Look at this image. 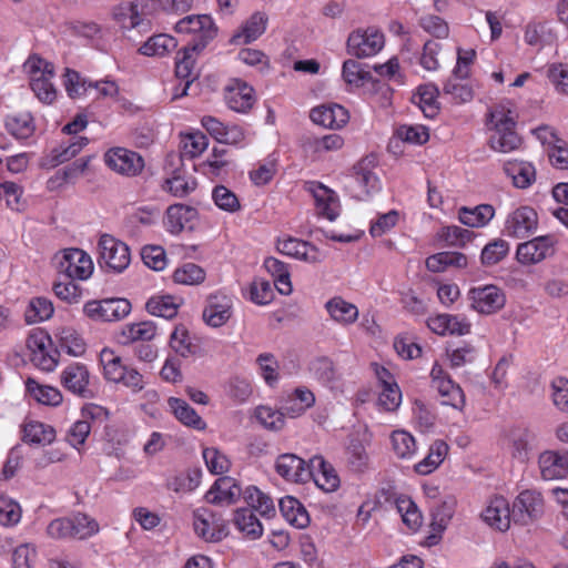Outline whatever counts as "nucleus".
Instances as JSON below:
<instances>
[{
	"mask_svg": "<svg viewBox=\"0 0 568 568\" xmlns=\"http://www.w3.org/2000/svg\"><path fill=\"white\" fill-rule=\"evenodd\" d=\"M439 395L443 397V404L462 410L465 406V395L459 385L455 384L452 379L439 382L436 387Z\"/></svg>",
	"mask_w": 568,
	"mask_h": 568,
	"instance_id": "c03bdc74",
	"label": "nucleus"
},
{
	"mask_svg": "<svg viewBox=\"0 0 568 568\" xmlns=\"http://www.w3.org/2000/svg\"><path fill=\"white\" fill-rule=\"evenodd\" d=\"M332 318L342 324H352L358 317L357 307L342 297H333L325 305Z\"/></svg>",
	"mask_w": 568,
	"mask_h": 568,
	"instance_id": "c9c22d12",
	"label": "nucleus"
},
{
	"mask_svg": "<svg viewBox=\"0 0 568 568\" xmlns=\"http://www.w3.org/2000/svg\"><path fill=\"white\" fill-rule=\"evenodd\" d=\"M36 549L29 544L18 546L12 554V564L14 568H33L36 560Z\"/></svg>",
	"mask_w": 568,
	"mask_h": 568,
	"instance_id": "774afa93",
	"label": "nucleus"
},
{
	"mask_svg": "<svg viewBox=\"0 0 568 568\" xmlns=\"http://www.w3.org/2000/svg\"><path fill=\"white\" fill-rule=\"evenodd\" d=\"M6 128L17 139H28L36 129L33 118L29 112L9 114L6 119Z\"/></svg>",
	"mask_w": 568,
	"mask_h": 568,
	"instance_id": "f704fd0d",
	"label": "nucleus"
},
{
	"mask_svg": "<svg viewBox=\"0 0 568 568\" xmlns=\"http://www.w3.org/2000/svg\"><path fill=\"white\" fill-rule=\"evenodd\" d=\"M310 118L324 128L339 129L348 122L349 114L341 104L329 103L313 108Z\"/></svg>",
	"mask_w": 568,
	"mask_h": 568,
	"instance_id": "2eb2a0df",
	"label": "nucleus"
},
{
	"mask_svg": "<svg viewBox=\"0 0 568 568\" xmlns=\"http://www.w3.org/2000/svg\"><path fill=\"white\" fill-rule=\"evenodd\" d=\"M277 251L307 263H321L324 260V255L316 246L295 237L280 240L277 242Z\"/></svg>",
	"mask_w": 568,
	"mask_h": 568,
	"instance_id": "dca6fc26",
	"label": "nucleus"
},
{
	"mask_svg": "<svg viewBox=\"0 0 568 568\" xmlns=\"http://www.w3.org/2000/svg\"><path fill=\"white\" fill-rule=\"evenodd\" d=\"M90 373L85 365L72 363L61 374V384L70 393L81 398H92L89 387Z\"/></svg>",
	"mask_w": 568,
	"mask_h": 568,
	"instance_id": "1a4fd4ad",
	"label": "nucleus"
},
{
	"mask_svg": "<svg viewBox=\"0 0 568 568\" xmlns=\"http://www.w3.org/2000/svg\"><path fill=\"white\" fill-rule=\"evenodd\" d=\"M104 301V316L105 322L121 321L131 312V303L126 298H105Z\"/></svg>",
	"mask_w": 568,
	"mask_h": 568,
	"instance_id": "6e6d98bb",
	"label": "nucleus"
},
{
	"mask_svg": "<svg viewBox=\"0 0 568 568\" xmlns=\"http://www.w3.org/2000/svg\"><path fill=\"white\" fill-rule=\"evenodd\" d=\"M105 163L110 169L126 176L139 175L144 168L143 158L125 148H113L105 153Z\"/></svg>",
	"mask_w": 568,
	"mask_h": 568,
	"instance_id": "0eeeda50",
	"label": "nucleus"
},
{
	"mask_svg": "<svg viewBox=\"0 0 568 568\" xmlns=\"http://www.w3.org/2000/svg\"><path fill=\"white\" fill-rule=\"evenodd\" d=\"M58 274L65 280H87L93 272L89 254L80 248H67L58 261Z\"/></svg>",
	"mask_w": 568,
	"mask_h": 568,
	"instance_id": "7ed1b4c3",
	"label": "nucleus"
},
{
	"mask_svg": "<svg viewBox=\"0 0 568 568\" xmlns=\"http://www.w3.org/2000/svg\"><path fill=\"white\" fill-rule=\"evenodd\" d=\"M311 479L322 490L335 491L341 484L339 476L332 464L326 462L323 456L315 455L310 459Z\"/></svg>",
	"mask_w": 568,
	"mask_h": 568,
	"instance_id": "4468645a",
	"label": "nucleus"
},
{
	"mask_svg": "<svg viewBox=\"0 0 568 568\" xmlns=\"http://www.w3.org/2000/svg\"><path fill=\"white\" fill-rule=\"evenodd\" d=\"M495 209L490 204H479L473 209L462 206L458 210V220L469 227H483L494 217Z\"/></svg>",
	"mask_w": 568,
	"mask_h": 568,
	"instance_id": "393cba45",
	"label": "nucleus"
},
{
	"mask_svg": "<svg viewBox=\"0 0 568 568\" xmlns=\"http://www.w3.org/2000/svg\"><path fill=\"white\" fill-rule=\"evenodd\" d=\"M267 24V17L262 12L253 13L243 24L242 30L233 34L230 42L233 44H247L261 37Z\"/></svg>",
	"mask_w": 568,
	"mask_h": 568,
	"instance_id": "5701e85b",
	"label": "nucleus"
},
{
	"mask_svg": "<svg viewBox=\"0 0 568 568\" xmlns=\"http://www.w3.org/2000/svg\"><path fill=\"white\" fill-rule=\"evenodd\" d=\"M396 507L400 514L404 524L412 530H417L423 521L420 511L415 503L407 497H400L396 500Z\"/></svg>",
	"mask_w": 568,
	"mask_h": 568,
	"instance_id": "09e8293b",
	"label": "nucleus"
},
{
	"mask_svg": "<svg viewBox=\"0 0 568 568\" xmlns=\"http://www.w3.org/2000/svg\"><path fill=\"white\" fill-rule=\"evenodd\" d=\"M511 509L515 524L528 525L544 514V499L540 493L527 489L516 497Z\"/></svg>",
	"mask_w": 568,
	"mask_h": 568,
	"instance_id": "39448f33",
	"label": "nucleus"
},
{
	"mask_svg": "<svg viewBox=\"0 0 568 568\" xmlns=\"http://www.w3.org/2000/svg\"><path fill=\"white\" fill-rule=\"evenodd\" d=\"M448 449L449 447L444 440H435L429 447L428 455L415 465V470L420 475L430 474L443 463Z\"/></svg>",
	"mask_w": 568,
	"mask_h": 568,
	"instance_id": "2f4dec72",
	"label": "nucleus"
},
{
	"mask_svg": "<svg viewBox=\"0 0 568 568\" xmlns=\"http://www.w3.org/2000/svg\"><path fill=\"white\" fill-rule=\"evenodd\" d=\"M233 524L252 540L258 539L263 534V526L250 508H239L234 511Z\"/></svg>",
	"mask_w": 568,
	"mask_h": 568,
	"instance_id": "bb28decb",
	"label": "nucleus"
},
{
	"mask_svg": "<svg viewBox=\"0 0 568 568\" xmlns=\"http://www.w3.org/2000/svg\"><path fill=\"white\" fill-rule=\"evenodd\" d=\"M196 217V209L184 204H173L166 210L165 225L169 232L179 234L186 227L193 230V222Z\"/></svg>",
	"mask_w": 568,
	"mask_h": 568,
	"instance_id": "6ab92c4d",
	"label": "nucleus"
},
{
	"mask_svg": "<svg viewBox=\"0 0 568 568\" xmlns=\"http://www.w3.org/2000/svg\"><path fill=\"white\" fill-rule=\"evenodd\" d=\"M242 495V489L236 480L225 476L219 478L206 493L205 498L210 504L219 505L223 501L234 504Z\"/></svg>",
	"mask_w": 568,
	"mask_h": 568,
	"instance_id": "aec40b11",
	"label": "nucleus"
},
{
	"mask_svg": "<svg viewBox=\"0 0 568 568\" xmlns=\"http://www.w3.org/2000/svg\"><path fill=\"white\" fill-rule=\"evenodd\" d=\"M203 458L207 469L214 475H222L229 471L231 463L229 458L217 448L209 447L203 449Z\"/></svg>",
	"mask_w": 568,
	"mask_h": 568,
	"instance_id": "13d9d810",
	"label": "nucleus"
},
{
	"mask_svg": "<svg viewBox=\"0 0 568 568\" xmlns=\"http://www.w3.org/2000/svg\"><path fill=\"white\" fill-rule=\"evenodd\" d=\"M363 64L356 60L348 59L344 61L342 68V75L347 84L361 87L365 82L373 81L372 73Z\"/></svg>",
	"mask_w": 568,
	"mask_h": 568,
	"instance_id": "a19ab883",
	"label": "nucleus"
},
{
	"mask_svg": "<svg viewBox=\"0 0 568 568\" xmlns=\"http://www.w3.org/2000/svg\"><path fill=\"white\" fill-rule=\"evenodd\" d=\"M99 265L114 273L123 272L130 264L129 246L110 234L101 235L99 243Z\"/></svg>",
	"mask_w": 568,
	"mask_h": 568,
	"instance_id": "f03ea898",
	"label": "nucleus"
},
{
	"mask_svg": "<svg viewBox=\"0 0 568 568\" xmlns=\"http://www.w3.org/2000/svg\"><path fill=\"white\" fill-rule=\"evenodd\" d=\"M203 42L189 43L180 50L175 58V75L179 79L185 80L182 93L174 94L173 99H178L187 94V90L193 81L197 78L194 68L196 63V55L204 49Z\"/></svg>",
	"mask_w": 568,
	"mask_h": 568,
	"instance_id": "423d86ee",
	"label": "nucleus"
},
{
	"mask_svg": "<svg viewBox=\"0 0 568 568\" xmlns=\"http://www.w3.org/2000/svg\"><path fill=\"white\" fill-rule=\"evenodd\" d=\"M385 43L384 34L375 29L353 31L347 39V51L358 59L378 53Z\"/></svg>",
	"mask_w": 568,
	"mask_h": 568,
	"instance_id": "20e7f679",
	"label": "nucleus"
},
{
	"mask_svg": "<svg viewBox=\"0 0 568 568\" xmlns=\"http://www.w3.org/2000/svg\"><path fill=\"white\" fill-rule=\"evenodd\" d=\"M141 257L144 264L154 270L161 271L166 265V255L165 251L161 246L155 245H146L141 251Z\"/></svg>",
	"mask_w": 568,
	"mask_h": 568,
	"instance_id": "0e129e2a",
	"label": "nucleus"
},
{
	"mask_svg": "<svg viewBox=\"0 0 568 568\" xmlns=\"http://www.w3.org/2000/svg\"><path fill=\"white\" fill-rule=\"evenodd\" d=\"M538 463L545 480L565 478L568 475V452H545L539 456Z\"/></svg>",
	"mask_w": 568,
	"mask_h": 568,
	"instance_id": "a211bd4d",
	"label": "nucleus"
},
{
	"mask_svg": "<svg viewBox=\"0 0 568 568\" xmlns=\"http://www.w3.org/2000/svg\"><path fill=\"white\" fill-rule=\"evenodd\" d=\"M170 407L172 408L175 417L184 425L203 430L206 427L205 422L197 415L185 400L171 397L169 399Z\"/></svg>",
	"mask_w": 568,
	"mask_h": 568,
	"instance_id": "473e14b6",
	"label": "nucleus"
},
{
	"mask_svg": "<svg viewBox=\"0 0 568 568\" xmlns=\"http://www.w3.org/2000/svg\"><path fill=\"white\" fill-rule=\"evenodd\" d=\"M170 344L182 357H189L195 354L196 346L190 342L189 333L182 325L176 326L171 334Z\"/></svg>",
	"mask_w": 568,
	"mask_h": 568,
	"instance_id": "bf43d9fd",
	"label": "nucleus"
},
{
	"mask_svg": "<svg viewBox=\"0 0 568 568\" xmlns=\"http://www.w3.org/2000/svg\"><path fill=\"white\" fill-rule=\"evenodd\" d=\"M509 252V244L505 240L496 239L484 246L481 250V264L491 266L504 260Z\"/></svg>",
	"mask_w": 568,
	"mask_h": 568,
	"instance_id": "8fccbe9b",
	"label": "nucleus"
},
{
	"mask_svg": "<svg viewBox=\"0 0 568 568\" xmlns=\"http://www.w3.org/2000/svg\"><path fill=\"white\" fill-rule=\"evenodd\" d=\"M285 413L275 410L268 406H260L256 409V418L264 425L265 428L271 430H280L284 426Z\"/></svg>",
	"mask_w": 568,
	"mask_h": 568,
	"instance_id": "052dcab7",
	"label": "nucleus"
},
{
	"mask_svg": "<svg viewBox=\"0 0 568 568\" xmlns=\"http://www.w3.org/2000/svg\"><path fill=\"white\" fill-rule=\"evenodd\" d=\"M100 362L103 366L104 377L110 382L120 383L128 368L122 358L116 356L113 351L104 348L100 353Z\"/></svg>",
	"mask_w": 568,
	"mask_h": 568,
	"instance_id": "4c0bfd02",
	"label": "nucleus"
},
{
	"mask_svg": "<svg viewBox=\"0 0 568 568\" xmlns=\"http://www.w3.org/2000/svg\"><path fill=\"white\" fill-rule=\"evenodd\" d=\"M26 388L33 399L43 405L58 406L63 400L62 394L58 388L39 384L31 377L26 381Z\"/></svg>",
	"mask_w": 568,
	"mask_h": 568,
	"instance_id": "cd10ccee",
	"label": "nucleus"
},
{
	"mask_svg": "<svg viewBox=\"0 0 568 568\" xmlns=\"http://www.w3.org/2000/svg\"><path fill=\"white\" fill-rule=\"evenodd\" d=\"M504 171L518 189H526L530 186L536 179V170L534 165L525 161H508L504 165Z\"/></svg>",
	"mask_w": 568,
	"mask_h": 568,
	"instance_id": "a878e982",
	"label": "nucleus"
},
{
	"mask_svg": "<svg viewBox=\"0 0 568 568\" xmlns=\"http://www.w3.org/2000/svg\"><path fill=\"white\" fill-rule=\"evenodd\" d=\"M145 308L153 316L171 320L176 316L179 304L172 295H158L148 300Z\"/></svg>",
	"mask_w": 568,
	"mask_h": 568,
	"instance_id": "e433bc0d",
	"label": "nucleus"
},
{
	"mask_svg": "<svg viewBox=\"0 0 568 568\" xmlns=\"http://www.w3.org/2000/svg\"><path fill=\"white\" fill-rule=\"evenodd\" d=\"M474 236V232L457 225H449L442 229L440 237L453 246H464Z\"/></svg>",
	"mask_w": 568,
	"mask_h": 568,
	"instance_id": "69168bd1",
	"label": "nucleus"
},
{
	"mask_svg": "<svg viewBox=\"0 0 568 568\" xmlns=\"http://www.w3.org/2000/svg\"><path fill=\"white\" fill-rule=\"evenodd\" d=\"M178 47V41L165 33L150 37L140 48L139 53L146 57H164Z\"/></svg>",
	"mask_w": 568,
	"mask_h": 568,
	"instance_id": "c756f323",
	"label": "nucleus"
},
{
	"mask_svg": "<svg viewBox=\"0 0 568 568\" xmlns=\"http://www.w3.org/2000/svg\"><path fill=\"white\" fill-rule=\"evenodd\" d=\"M392 443L394 452L399 458L409 457L415 452V439L405 430H395L392 434Z\"/></svg>",
	"mask_w": 568,
	"mask_h": 568,
	"instance_id": "680f3d73",
	"label": "nucleus"
},
{
	"mask_svg": "<svg viewBox=\"0 0 568 568\" xmlns=\"http://www.w3.org/2000/svg\"><path fill=\"white\" fill-rule=\"evenodd\" d=\"M156 334V326L153 322L145 321L141 323L128 324L121 332L122 343L129 344L136 341H151Z\"/></svg>",
	"mask_w": 568,
	"mask_h": 568,
	"instance_id": "58836bf2",
	"label": "nucleus"
},
{
	"mask_svg": "<svg viewBox=\"0 0 568 568\" xmlns=\"http://www.w3.org/2000/svg\"><path fill=\"white\" fill-rule=\"evenodd\" d=\"M513 456L520 462L528 459V454L535 447L536 435L528 428L516 427L510 432Z\"/></svg>",
	"mask_w": 568,
	"mask_h": 568,
	"instance_id": "c85d7f7f",
	"label": "nucleus"
},
{
	"mask_svg": "<svg viewBox=\"0 0 568 568\" xmlns=\"http://www.w3.org/2000/svg\"><path fill=\"white\" fill-rule=\"evenodd\" d=\"M280 511L283 517L296 528H305L310 523L305 507L294 497L285 496L280 499Z\"/></svg>",
	"mask_w": 568,
	"mask_h": 568,
	"instance_id": "b1692460",
	"label": "nucleus"
},
{
	"mask_svg": "<svg viewBox=\"0 0 568 568\" xmlns=\"http://www.w3.org/2000/svg\"><path fill=\"white\" fill-rule=\"evenodd\" d=\"M232 301L225 295H211L203 311L204 322L212 327H221L232 315Z\"/></svg>",
	"mask_w": 568,
	"mask_h": 568,
	"instance_id": "f3484780",
	"label": "nucleus"
},
{
	"mask_svg": "<svg viewBox=\"0 0 568 568\" xmlns=\"http://www.w3.org/2000/svg\"><path fill=\"white\" fill-rule=\"evenodd\" d=\"M347 467L351 471L363 474L368 469L369 457L359 440H352L346 450Z\"/></svg>",
	"mask_w": 568,
	"mask_h": 568,
	"instance_id": "37998d69",
	"label": "nucleus"
},
{
	"mask_svg": "<svg viewBox=\"0 0 568 568\" xmlns=\"http://www.w3.org/2000/svg\"><path fill=\"white\" fill-rule=\"evenodd\" d=\"M538 216L529 206H521L510 213L506 220V232L509 236L523 239L537 229Z\"/></svg>",
	"mask_w": 568,
	"mask_h": 568,
	"instance_id": "f8f14e48",
	"label": "nucleus"
},
{
	"mask_svg": "<svg viewBox=\"0 0 568 568\" xmlns=\"http://www.w3.org/2000/svg\"><path fill=\"white\" fill-rule=\"evenodd\" d=\"M55 439V429L41 422L31 420L23 427V442L29 444L49 445Z\"/></svg>",
	"mask_w": 568,
	"mask_h": 568,
	"instance_id": "7c9ffc66",
	"label": "nucleus"
},
{
	"mask_svg": "<svg viewBox=\"0 0 568 568\" xmlns=\"http://www.w3.org/2000/svg\"><path fill=\"white\" fill-rule=\"evenodd\" d=\"M484 520L500 531H506L513 520V509L504 497L494 498L483 513Z\"/></svg>",
	"mask_w": 568,
	"mask_h": 568,
	"instance_id": "412c9836",
	"label": "nucleus"
},
{
	"mask_svg": "<svg viewBox=\"0 0 568 568\" xmlns=\"http://www.w3.org/2000/svg\"><path fill=\"white\" fill-rule=\"evenodd\" d=\"M488 121L494 124V134L489 138V146L494 151L508 153L518 149L521 139L515 131L516 122L511 111L498 105L488 113Z\"/></svg>",
	"mask_w": 568,
	"mask_h": 568,
	"instance_id": "f257e3e1",
	"label": "nucleus"
},
{
	"mask_svg": "<svg viewBox=\"0 0 568 568\" xmlns=\"http://www.w3.org/2000/svg\"><path fill=\"white\" fill-rule=\"evenodd\" d=\"M375 165V156L369 155L359 161L356 165H354V171L356 174V181L361 186L364 187L365 193L369 194L372 190L377 187L378 179L377 176L369 170V166Z\"/></svg>",
	"mask_w": 568,
	"mask_h": 568,
	"instance_id": "49530a36",
	"label": "nucleus"
},
{
	"mask_svg": "<svg viewBox=\"0 0 568 568\" xmlns=\"http://www.w3.org/2000/svg\"><path fill=\"white\" fill-rule=\"evenodd\" d=\"M443 91L444 94L450 95L457 103L469 102L474 95L471 87L460 83L456 79H448Z\"/></svg>",
	"mask_w": 568,
	"mask_h": 568,
	"instance_id": "338daca9",
	"label": "nucleus"
},
{
	"mask_svg": "<svg viewBox=\"0 0 568 568\" xmlns=\"http://www.w3.org/2000/svg\"><path fill=\"white\" fill-rule=\"evenodd\" d=\"M402 400V393L396 383H388L383 381V389L378 397V403L386 410L393 412L395 410Z\"/></svg>",
	"mask_w": 568,
	"mask_h": 568,
	"instance_id": "e2e57ef3",
	"label": "nucleus"
},
{
	"mask_svg": "<svg viewBox=\"0 0 568 568\" xmlns=\"http://www.w3.org/2000/svg\"><path fill=\"white\" fill-rule=\"evenodd\" d=\"M173 280L178 284L196 285L205 280V272L194 263H185L174 271Z\"/></svg>",
	"mask_w": 568,
	"mask_h": 568,
	"instance_id": "3c124183",
	"label": "nucleus"
},
{
	"mask_svg": "<svg viewBox=\"0 0 568 568\" xmlns=\"http://www.w3.org/2000/svg\"><path fill=\"white\" fill-rule=\"evenodd\" d=\"M175 29L178 32L194 33L195 38L191 43L203 42L204 47L217 32L212 18L207 14L187 16L176 23Z\"/></svg>",
	"mask_w": 568,
	"mask_h": 568,
	"instance_id": "9d476101",
	"label": "nucleus"
},
{
	"mask_svg": "<svg viewBox=\"0 0 568 568\" xmlns=\"http://www.w3.org/2000/svg\"><path fill=\"white\" fill-rule=\"evenodd\" d=\"M212 197L219 209L226 212H236L241 209L240 201L234 192L224 185H216L213 189Z\"/></svg>",
	"mask_w": 568,
	"mask_h": 568,
	"instance_id": "4d7b16f0",
	"label": "nucleus"
},
{
	"mask_svg": "<svg viewBox=\"0 0 568 568\" xmlns=\"http://www.w3.org/2000/svg\"><path fill=\"white\" fill-rule=\"evenodd\" d=\"M225 101L229 108L239 113L248 112L254 103V89L245 82L236 81L225 93Z\"/></svg>",
	"mask_w": 568,
	"mask_h": 568,
	"instance_id": "4be33fe9",
	"label": "nucleus"
},
{
	"mask_svg": "<svg viewBox=\"0 0 568 568\" xmlns=\"http://www.w3.org/2000/svg\"><path fill=\"white\" fill-rule=\"evenodd\" d=\"M276 471L286 480L295 483H306L311 479L310 460L294 454H283L277 457L275 464Z\"/></svg>",
	"mask_w": 568,
	"mask_h": 568,
	"instance_id": "9b49d317",
	"label": "nucleus"
},
{
	"mask_svg": "<svg viewBox=\"0 0 568 568\" xmlns=\"http://www.w3.org/2000/svg\"><path fill=\"white\" fill-rule=\"evenodd\" d=\"M554 241L551 236H538L517 247L516 258L521 264H537L552 254Z\"/></svg>",
	"mask_w": 568,
	"mask_h": 568,
	"instance_id": "ddd939ff",
	"label": "nucleus"
},
{
	"mask_svg": "<svg viewBox=\"0 0 568 568\" xmlns=\"http://www.w3.org/2000/svg\"><path fill=\"white\" fill-rule=\"evenodd\" d=\"M471 307L481 314H493L504 307L506 297L495 285L471 288L468 293Z\"/></svg>",
	"mask_w": 568,
	"mask_h": 568,
	"instance_id": "6e6552de",
	"label": "nucleus"
},
{
	"mask_svg": "<svg viewBox=\"0 0 568 568\" xmlns=\"http://www.w3.org/2000/svg\"><path fill=\"white\" fill-rule=\"evenodd\" d=\"M53 292L57 297L69 304L78 303L82 293L80 286L74 283V278L65 280L60 276L53 284Z\"/></svg>",
	"mask_w": 568,
	"mask_h": 568,
	"instance_id": "5fc2aeb1",
	"label": "nucleus"
},
{
	"mask_svg": "<svg viewBox=\"0 0 568 568\" xmlns=\"http://www.w3.org/2000/svg\"><path fill=\"white\" fill-rule=\"evenodd\" d=\"M72 538L85 539L97 534L99 530L98 523L88 515L79 513L71 518Z\"/></svg>",
	"mask_w": 568,
	"mask_h": 568,
	"instance_id": "864d4df0",
	"label": "nucleus"
},
{
	"mask_svg": "<svg viewBox=\"0 0 568 568\" xmlns=\"http://www.w3.org/2000/svg\"><path fill=\"white\" fill-rule=\"evenodd\" d=\"M54 308L52 302L45 297H36L31 300L26 311V322L34 324L49 320L53 315Z\"/></svg>",
	"mask_w": 568,
	"mask_h": 568,
	"instance_id": "a18cd8bd",
	"label": "nucleus"
},
{
	"mask_svg": "<svg viewBox=\"0 0 568 568\" xmlns=\"http://www.w3.org/2000/svg\"><path fill=\"white\" fill-rule=\"evenodd\" d=\"M456 500L452 497L432 508L430 527L435 532H443L455 513Z\"/></svg>",
	"mask_w": 568,
	"mask_h": 568,
	"instance_id": "79ce46f5",
	"label": "nucleus"
},
{
	"mask_svg": "<svg viewBox=\"0 0 568 568\" xmlns=\"http://www.w3.org/2000/svg\"><path fill=\"white\" fill-rule=\"evenodd\" d=\"M59 347L67 354L80 356L85 351V344L73 328H62L59 337Z\"/></svg>",
	"mask_w": 568,
	"mask_h": 568,
	"instance_id": "603ef678",
	"label": "nucleus"
},
{
	"mask_svg": "<svg viewBox=\"0 0 568 568\" xmlns=\"http://www.w3.org/2000/svg\"><path fill=\"white\" fill-rule=\"evenodd\" d=\"M312 192L318 213L326 216L329 221H334L338 215L334 193L322 184H317L312 189Z\"/></svg>",
	"mask_w": 568,
	"mask_h": 568,
	"instance_id": "ea45409f",
	"label": "nucleus"
},
{
	"mask_svg": "<svg viewBox=\"0 0 568 568\" xmlns=\"http://www.w3.org/2000/svg\"><path fill=\"white\" fill-rule=\"evenodd\" d=\"M244 499L253 511L256 510L261 516L271 518L275 515V506L270 496L261 491L255 486L247 487L244 493Z\"/></svg>",
	"mask_w": 568,
	"mask_h": 568,
	"instance_id": "72a5a7b5",
	"label": "nucleus"
},
{
	"mask_svg": "<svg viewBox=\"0 0 568 568\" xmlns=\"http://www.w3.org/2000/svg\"><path fill=\"white\" fill-rule=\"evenodd\" d=\"M438 94L439 90L435 84H424L418 88L417 104L426 118L434 119L437 115L436 98Z\"/></svg>",
	"mask_w": 568,
	"mask_h": 568,
	"instance_id": "de8ad7c7",
	"label": "nucleus"
}]
</instances>
